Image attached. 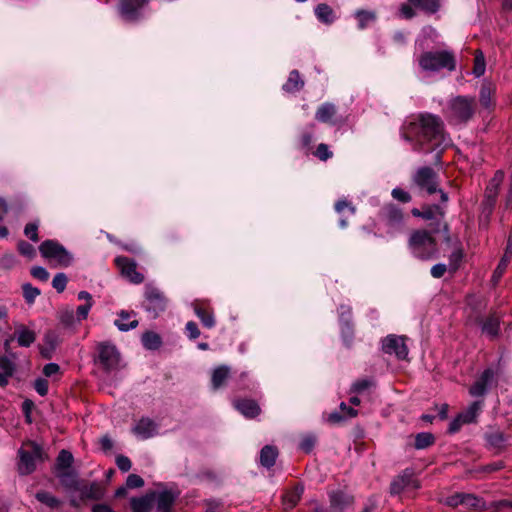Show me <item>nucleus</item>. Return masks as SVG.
I'll list each match as a JSON object with an SVG mask.
<instances>
[{
  "instance_id": "nucleus-1",
  "label": "nucleus",
  "mask_w": 512,
  "mask_h": 512,
  "mask_svg": "<svg viewBox=\"0 0 512 512\" xmlns=\"http://www.w3.org/2000/svg\"><path fill=\"white\" fill-rule=\"evenodd\" d=\"M402 137L411 143L414 151L435 152L436 162L441 153L451 145V138L444 131L442 119L431 113H421L402 127Z\"/></svg>"
},
{
  "instance_id": "nucleus-2",
  "label": "nucleus",
  "mask_w": 512,
  "mask_h": 512,
  "mask_svg": "<svg viewBox=\"0 0 512 512\" xmlns=\"http://www.w3.org/2000/svg\"><path fill=\"white\" fill-rule=\"evenodd\" d=\"M475 99L467 96L451 98L443 111L445 118L452 125L466 124L474 115Z\"/></svg>"
},
{
  "instance_id": "nucleus-3",
  "label": "nucleus",
  "mask_w": 512,
  "mask_h": 512,
  "mask_svg": "<svg viewBox=\"0 0 512 512\" xmlns=\"http://www.w3.org/2000/svg\"><path fill=\"white\" fill-rule=\"evenodd\" d=\"M417 61L424 72L435 73L442 69L454 71L456 68L455 57L448 50L425 51L419 55Z\"/></svg>"
},
{
  "instance_id": "nucleus-4",
  "label": "nucleus",
  "mask_w": 512,
  "mask_h": 512,
  "mask_svg": "<svg viewBox=\"0 0 512 512\" xmlns=\"http://www.w3.org/2000/svg\"><path fill=\"white\" fill-rule=\"evenodd\" d=\"M379 230L393 237L404 230V215L394 204L385 205L379 214Z\"/></svg>"
},
{
  "instance_id": "nucleus-5",
  "label": "nucleus",
  "mask_w": 512,
  "mask_h": 512,
  "mask_svg": "<svg viewBox=\"0 0 512 512\" xmlns=\"http://www.w3.org/2000/svg\"><path fill=\"white\" fill-rule=\"evenodd\" d=\"M412 254L421 260H429L437 255V244L431 232L416 231L409 239Z\"/></svg>"
},
{
  "instance_id": "nucleus-6",
  "label": "nucleus",
  "mask_w": 512,
  "mask_h": 512,
  "mask_svg": "<svg viewBox=\"0 0 512 512\" xmlns=\"http://www.w3.org/2000/svg\"><path fill=\"white\" fill-rule=\"evenodd\" d=\"M39 251L53 267H68L73 262V255L59 242L46 240L42 242Z\"/></svg>"
},
{
  "instance_id": "nucleus-7",
  "label": "nucleus",
  "mask_w": 512,
  "mask_h": 512,
  "mask_svg": "<svg viewBox=\"0 0 512 512\" xmlns=\"http://www.w3.org/2000/svg\"><path fill=\"white\" fill-rule=\"evenodd\" d=\"M413 182L422 191L433 194L438 191L437 174L430 167L419 168L413 176ZM442 202H447V194L439 189Z\"/></svg>"
},
{
  "instance_id": "nucleus-8",
  "label": "nucleus",
  "mask_w": 512,
  "mask_h": 512,
  "mask_svg": "<svg viewBox=\"0 0 512 512\" xmlns=\"http://www.w3.org/2000/svg\"><path fill=\"white\" fill-rule=\"evenodd\" d=\"M18 455V471L21 475L31 474L36 468V463L43 461V451L35 443L31 444V450L20 449Z\"/></svg>"
},
{
  "instance_id": "nucleus-9",
  "label": "nucleus",
  "mask_w": 512,
  "mask_h": 512,
  "mask_svg": "<svg viewBox=\"0 0 512 512\" xmlns=\"http://www.w3.org/2000/svg\"><path fill=\"white\" fill-rule=\"evenodd\" d=\"M98 361L106 371L116 370L120 362V354L115 345L103 342L97 346Z\"/></svg>"
},
{
  "instance_id": "nucleus-10",
  "label": "nucleus",
  "mask_w": 512,
  "mask_h": 512,
  "mask_svg": "<svg viewBox=\"0 0 512 512\" xmlns=\"http://www.w3.org/2000/svg\"><path fill=\"white\" fill-rule=\"evenodd\" d=\"M404 336H397L390 334L382 340V350L384 353L392 355L394 354L398 359H406L408 355V348L405 344Z\"/></svg>"
},
{
  "instance_id": "nucleus-11",
  "label": "nucleus",
  "mask_w": 512,
  "mask_h": 512,
  "mask_svg": "<svg viewBox=\"0 0 512 512\" xmlns=\"http://www.w3.org/2000/svg\"><path fill=\"white\" fill-rule=\"evenodd\" d=\"M145 299L148 302L146 309L154 313L157 316L160 312H163L167 306V299L164 294L152 284L145 286Z\"/></svg>"
},
{
  "instance_id": "nucleus-12",
  "label": "nucleus",
  "mask_w": 512,
  "mask_h": 512,
  "mask_svg": "<svg viewBox=\"0 0 512 512\" xmlns=\"http://www.w3.org/2000/svg\"><path fill=\"white\" fill-rule=\"evenodd\" d=\"M421 217L425 220H431L433 223L431 232L440 233L445 232L448 233V226L444 222V210L439 205L427 206L422 209Z\"/></svg>"
},
{
  "instance_id": "nucleus-13",
  "label": "nucleus",
  "mask_w": 512,
  "mask_h": 512,
  "mask_svg": "<svg viewBox=\"0 0 512 512\" xmlns=\"http://www.w3.org/2000/svg\"><path fill=\"white\" fill-rule=\"evenodd\" d=\"M315 119L321 123L335 126L344 123V119L337 115V108L333 103L325 102L320 105L315 113Z\"/></svg>"
},
{
  "instance_id": "nucleus-14",
  "label": "nucleus",
  "mask_w": 512,
  "mask_h": 512,
  "mask_svg": "<svg viewBox=\"0 0 512 512\" xmlns=\"http://www.w3.org/2000/svg\"><path fill=\"white\" fill-rule=\"evenodd\" d=\"M151 494H154L153 503L157 507V512H171V508L177 498V494L174 491L163 488L151 491Z\"/></svg>"
},
{
  "instance_id": "nucleus-15",
  "label": "nucleus",
  "mask_w": 512,
  "mask_h": 512,
  "mask_svg": "<svg viewBox=\"0 0 512 512\" xmlns=\"http://www.w3.org/2000/svg\"><path fill=\"white\" fill-rule=\"evenodd\" d=\"M115 263L120 269L122 275L131 283L140 284L144 280V276L136 270V263L127 257H117Z\"/></svg>"
},
{
  "instance_id": "nucleus-16",
  "label": "nucleus",
  "mask_w": 512,
  "mask_h": 512,
  "mask_svg": "<svg viewBox=\"0 0 512 512\" xmlns=\"http://www.w3.org/2000/svg\"><path fill=\"white\" fill-rule=\"evenodd\" d=\"M408 488L416 489L418 488V484L413 477V473L409 470H405L391 482L390 493L397 495Z\"/></svg>"
},
{
  "instance_id": "nucleus-17",
  "label": "nucleus",
  "mask_w": 512,
  "mask_h": 512,
  "mask_svg": "<svg viewBox=\"0 0 512 512\" xmlns=\"http://www.w3.org/2000/svg\"><path fill=\"white\" fill-rule=\"evenodd\" d=\"M148 0H123L120 5L121 16L126 21H135L140 17V11Z\"/></svg>"
},
{
  "instance_id": "nucleus-18",
  "label": "nucleus",
  "mask_w": 512,
  "mask_h": 512,
  "mask_svg": "<svg viewBox=\"0 0 512 512\" xmlns=\"http://www.w3.org/2000/svg\"><path fill=\"white\" fill-rule=\"evenodd\" d=\"M494 371L490 368L483 371L479 379L470 387L469 393L473 397H481L486 394L489 385L494 379Z\"/></svg>"
},
{
  "instance_id": "nucleus-19",
  "label": "nucleus",
  "mask_w": 512,
  "mask_h": 512,
  "mask_svg": "<svg viewBox=\"0 0 512 512\" xmlns=\"http://www.w3.org/2000/svg\"><path fill=\"white\" fill-rule=\"evenodd\" d=\"M158 426L150 418H141L132 428V432L140 439H149L157 434Z\"/></svg>"
},
{
  "instance_id": "nucleus-20",
  "label": "nucleus",
  "mask_w": 512,
  "mask_h": 512,
  "mask_svg": "<svg viewBox=\"0 0 512 512\" xmlns=\"http://www.w3.org/2000/svg\"><path fill=\"white\" fill-rule=\"evenodd\" d=\"M234 407L247 418H254L260 413L259 405L250 399L236 400L234 401Z\"/></svg>"
},
{
  "instance_id": "nucleus-21",
  "label": "nucleus",
  "mask_w": 512,
  "mask_h": 512,
  "mask_svg": "<svg viewBox=\"0 0 512 512\" xmlns=\"http://www.w3.org/2000/svg\"><path fill=\"white\" fill-rule=\"evenodd\" d=\"M132 316H135V313L128 312L122 310L118 314V318L114 321V325L122 332H127L129 330L135 329L139 322L136 319L130 320Z\"/></svg>"
},
{
  "instance_id": "nucleus-22",
  "label": "nucleus",
  "mask_w": 512,
  "mask_h": 512,
  "mask_svg": "<svg viewBox=\"0 0 512 512\" xmlns=\"http://www.w3.org/2000/svg\"><path fill=\"white\" fill-rule=\"evenodd\" d=\"M153 496L154 494H151V492H149L142 497L132 498L130 501L132 511L151 512L154 507Z\"/></svg>"
},
{
  "instance_id": "nucleus-23",
  "label": "nucleus",
  "mask_w": 512,
  "mask_h": 512,
  "mask_svg": "<svg viewBox=\"0 0 512 512\" xmlns=\"http://www.w3.org/2000/svg\"><path fill=\"white\" fill-rule=\"evenodd\" d=\"M80 493L83 499L99 500L103 498L105 489L100 483L93 482L88 486L82 487Z\"/></svg>"
},
{
  "instance_id": "nucleus-24",
  "label": "nucleus",
  "mask_w": 512,
  "mask_h": 512,
  "mask_svg": "<svg viewBox=\"0 0 512 512\" xmlns=\"http://www.w3.org/2000/svg\"><path fill=\"white\" fill-rule=\"evenodd\" d=\"M351 503V498L343 492L337 491L330 494V507L334 512L344 510Z\"/></svg>"
},
{
  "instance_id": "nucleus-25",
  "label": "nucleus",
  "mask_w": 512,
  "mask_h": 512,
  "mask_svg": "<svg viewBox=\"0 0 512 512\" xmlns=\"http://www.w3.org/2000/svg\"><path fill=\"white\" fill-rule=\"evenodd\" d=\"M314 13L316 18L324 24H332L335 20V14L333 9L325 3L318 4L315 9Z\"/></svg>"
},
{
  "instance_id": "nucleus-26",
  "label": "nucleus",
  "mask_w": 512,
  "mask_h": 512,
  "mask_svg": "<svg viewBox=\"0 0 512 512\" xmlns=\"http://www.w3.org/2000/svg\"><path fill=\"white\" fill-rule=\"evenodd\" d=\"M412 6L427 14H435L441 7V0H407Z\"/></svg>"
},
{
  "instance_id": "nucleus-27",
  "label": "nucleus",
  "mask_w": 512,
  "mask_h": 512,
  "mask_svg": "<svg viewBox=\"0 0 512 512\" xmlns=\"http://www.w3.org/2000/svg\"><path fill=\"white\" fill-rule=\"evenodd\" d=\"M304 87L300 73L297 70H292L286 83L283 85V90L289 93H295Z\"/></svg>"
},
{
  "instance_id": "nucleus-28",
  "label": "nucleus",
  "mask_w": 512,
  "mask_h": 512,
  "mask_svg": "<svg viewBox=\"0 0 512 512\" xmlns=\"http://www.w3.org/2000/svg\"><path fill=\"white\" fill-rule=\"evenodd\" d=\"M17 342L22 347H29L36 339L34 331L20 325L15 331Z\"/></svg>"
},
{
  "instance_id": "nucleus-29",
  "label": "nucleus",
  "mask_w": 512,
  "mask_h": 512,
  "mask_svg": "<svg viewBox=\"0 0 512 512\" xmlns=\"http://www.w3.org/2000/svg\"><path fill=\"white\" fill-rule=\"evenodd\" d=\"M277 456V448L271 445H266L261 449L260 463L262 466L266 468H271L272 466H274Z\"/></svg>"
},
{
  "instance_id": "nucleus-30",
  "label": "nucleus",
  "mask_w": 512,
  "mask_h": 512,
  "mask_svg": "<svg viewBox=\"0 0 512 512\" xmlns=\"http://www.w3.org/2000/svg\"><path fill=\"white\" fill-rule=\"evenodd\" d=\"M483 407V401H474L471 403L466 410L461 412L459 416L466 424H470L476 421L481 409Z\"/></svg>"
},
{
  "instance_id": "nucleus-31",
  "label": "nucleus",
  "mask_w": 512,
  "mask_h": 512,
  "mask_svg": "<svg viewBox=\"0 0 512 512\" xmlns=\"http://www.w3.org/2000/svg\"><path fill=\"white\" fill-rule=\"evenodd\" d=\"M500 320L495 314L490 315L482 321V332L490 337H496L499 332Z\"/></svg>"
},
{
  "instance_id": "nucleus-32",
  "label": "nucleus",
  "mask_w": 512,
  "mask_h": 512,
  "mask_svg": "<svg viewBox=\"0 0 512 512\" xmlns=\"http://www.w3.org/2000/svg\"><path fill=\"white\" fill-rule=\"evenodd\" d=\"M14 364L7 357H0V386L8 384V379L13 375Z\"/></svg>"
},
{
  "instance_id": "nucleus-33",
  "label": "nucleus",
  "mask_w": 512,
  "mask_h": 512,
  "mask_svg": "<svg viewBox=\"0 0 512 512\" xmlns=\"http://www.w3.org/2000/svg\"><path fill=\"white\" fill-rule=\"evenodd\" d=\"M73 455L67 450H61L56 459V473L60 471H71Z\"/></svg>"
},
{
  "instance_id": "nucleus-34",
  "label": "nucleus",
  "mask_w": 512,
  "mask_h": 512,
  "mask_svg": "<svg viewBox=\"0 0 512 512\" xmlns=\"http://www.w3.org/2000/svg\"><path fill=\"white\" fill-rule=\"evenodd\" d=\"M141 341L142 345L148 350H156L162 344L161 337L152 331L145 332L142 335Z\"/></svg>"
},
{
  "instance_id": "nucleus-35",
  "label": "nucleus",
  "mask_w": 512,
  "mask_h": 512,
  "mask_svg": "<svg viewBox=\"0 0 512 512\" xmlns=\"http://www.w3.org/2000/svg\"><path fill=\"white\" fill-rule=\"evenodd\" d=\"M230 369L228 366L222 365L214 369L212 374V386L214 389L220 388L228 378Z\"/></svg>"
},
{
  "instance_id": "nucleus-36",
  "label": "nucleus",
  "mask_w": 512,
  "mask_h": 512,
  "mask_svg": "<svg viewBox=\"0 0 512 512\" xmlns=\"http://www.w3.org/2000/svg\"><path fill=\"white\" fill-rule=\"evenodd\" d=\"M303 492V486H296L291 491H288L283 498L284 505L286 506V508L291 509L294 506H296Z\"/></svg>"
},
{
  "instance_id": "nucleus-37",
  "label": "nucleus",
  "mask_w": 512,
  "mask_h": 512,
  "mask_svg": "<svg viewBox=\"0 0 512 512\" xmlns=\"http://www.w3.org/2000/svg\"><path fill=\"white\" fill-rule=\"evenodd\" d=\"M35 497L39 502L52 509L58 508L62 504L60 499L46 491L37 492Z\"/></svg>"
},
{
  "instance_id": "nucleus-38",
  "label": "nucleus",
  "mask_w": 512,
  "mask_h": 512,
  "mask_svg": "<svg viewBox=\"0 0 512 512\" xmlns=\"http://www.w3.org/2000/svg\"><path fill=\"white\" fill-rule=\"evenodd\" d=\"M194 312L197 315V317L201 320L203 326L206 328H212L215 325V319L211 312L207 311L206 309L195 305L194 306Z\"/></svg>"
},
{
  "instance_id": "nucleus-39",
  "label": "nucleus",
  "mask_w": 512,
  "mask_h": 512,
  "mask_svg": "<svg viewBox=\"0 0 512 512\" xmlns=\"http://www.w3.org/2000/svg\"><path fill=\"white\" fill-rule=\"evenodd\" d=\"M485 438L487 443L494 448H502L506 443V437L500 431L487 433Z\"/></svg>"
},
{
  "instance_id": "nucleus-40",
  "label": "nucleus",
  "mask_w": 512,
  "mask_h": 512,
  "mask_svg": "<svg viewBox=\"0 0 512 512\" xmlns=\"http://www.w3.org/2000/svg\"><path fill=\"white\" fill-rule=\"evenodd\" d=\"M429 38L432 41H435L438 38V32L432 26H425L418 39L416 40V44L422 49L425 48V40Z\"/></svg>"
},
{
  "instance_id": "nucleus-41",
  "label": "nucleus",
  "mask_w": 512,
  "mask_h": 512,
  "mask_svg": "<svg viewBox=\"0 0 512 512\" xmlns=\"http://www.w3.org/2000/svg\"><path fill=\"white\" fill-rule=\"evenodd\" d=\"M434 436L429 432L418 433L415 437L414 446L416 449H425L434 443Z\"/></svg>"
},
{
  "instance_id": "nucleus-42",
  "label": "nucleus",
  "mask_w": 512,
  "mask_h": 512,
  "mask_svg": "<svg viewBox=\"0 0 512 512\" xmlns=\"http://www.w3.org/2000/svg\"><path fill=\"white\" fill-rule=\"evenodd\" d=\"M479 100L484 108L490 109L493 106V91L489 85L481 87Z\"/></svg>"
},
{
  "instance_id": "nucleus-43",
  "label": "nucleus",
  "mask_w": 512,
  "mask_h": 512,
  "mask_svg": "<svg viewBox=\"0 0 512 512\" xmlns=\"http://www.w3.org/2000/svg\"><path fill=\"white\" fill-rule=\"evenodd\" d=\"M62 485L67 488H74L77 484L76 475L71 471H60L56 473Z\"/></svg>"
},
{
  "instance_id": "nucleus-44",
  "label": "nucleus",
  "mask_w": 512,
  "mask_h": 512,
  "mask_svg": "<svg viewBox=\"0 0 512 512\" xmlns=\"http://www.w3.org/2000/svg\"><path fill=\"white\" fill-rule=\"evenodd\" d=\"M463 259V251L460 248L455 249L449 256V271L454 273L458 270Z\"/></svg>"
},
{
  "instance_id": "nucleus-45",
  "label": "nucleus",
  "mask_w": 512,
  "mask_h": 512,
  "mask_svg": "<svg viewBox=\"0 0 512 512\" xmlns=\"http://www.w3.org/2000/svg\"><path fill=\"white\" fill-rule=\"evenodd\" d=\"M485 58L481 51H477L474 59L473 74L475 77H480L485 73Z\"/></svg>"
},
{
  "instance_id": "nucleus-46",
  "label": "nucleus",
  "mask_w": 512,
  "mask_h": 512,
  "mask_svg": "<svg viewBox=\"0 0 512 512\" xmlns=\"http://www.w3.org/2000/svg\"><path fill=\"white\" fill-rule=\"evenodd\" d=\"M23 297L28 304L34 303L36 297L40 294V290L30 283H25L22 286Z\"/></svg>"
},
{
  "instance_id": "nucleus-47",
  "label": "nucleus",
  "mask_w": 512,
  "mask_h": 512,
  "mask_svg": "<svg viewBox=\"0 0 512 512\" xmlns=\"http://www.w3.org/2000/svg\"><path fill=\"white\" fill-rule=\"evenodd\" d=\"M356 18L358 19L359 28L364 29L368 23L375 20V14L373 12L359 10L356 12Z\"/></svg>"
},
{
  "instance_id": "nucleus-48",
  "label": "nucleus",
  "mask_w": 512,
  "mask_h": 512,
  "mask_svg": "<svg viewBox=\"0 0 512 512\" xmlns=\"http://www.w3.org/2000/svg\"><path fill=\"white\" fill-rule=\"evenodd\" d=\"M67 282L68 278L66 274L62 272L57 273L52 280V286L58 293H61L65 290Z\"/></svg>"
},
{
  "instance_id": "nucleus-49",
  "label": "nucleus",
  "mask_w": 512,
  "mask_h": 512,
  "mask_svg": "<svg viewBox=\"0 0 512 512\" xmlns=\"http://www.w3.org/2000/svg\"><path fill=\"white\" fill-rule=\"evenodd\" d=\"M341 334L346 345H350L353 338V329L350 321L340 322Z\"/></svg>"
},
{
  "instance_id": "nucleus-50",
  "label": "nucleus",
  "mask_w": 512,
  "mask_h": 512,
  "mask_svg": "<svg viewBox=\"0 0 512 512\" xmlns=\"http://www.w3.org/2000/svg\"><path fill=\"white\" fill-rule=\"evenodd\" d=\"M373 385L374 382L371 379H359L353 383L351 390L355 393H362L363 391H365L366 389L370 388Z\"/></svg>"
},
{
  "instance_id": "nucleus-51",
  "label": "nucleus",
  "mask_w": 512,
  "mask_h": 512,
  "mask_svg": "<svg viewBox=\"0 0 512 512\" xmlns=\"http://www.w3.org/2000/svg\"><path fill=\"white\" fill-rule=\"evenodd\" d=\"M315 443H316V438L315 436L313 435H305L301 441H300V444H299V448L306 452V453H309L313 450L314 446H315Z\"/></svg>"
},
{
  "instance_id": "nucleus-52",
  "label": "nucleus",
  "mask_w": 512,
  "mask_h": 512,
  "mask_svg": "<svg viewBox=\"0 0 512 512\" xmlns=\"http://www.w3.org/2000/svg\"><path fill=\"white\" fill-rule=\"evenodd\" d=\"M496 201H497L496 199H493V198L491 199V198L484 196V200L482 201V214L486 218H489V216L492 214L495 204H496Z\"/></svg>"
},
{
  "instance_id": "nucleus-53",
  "label": "nucleus",
  "mask_w": 512,
  "mask_h": 512,
  "mask_svg": "<svg viewBox=\"0 0 512 512\" xmlns=\"http://www.w3.org/2000/svg\"><path fill=\"white\" fill-rule=\"evenodd\" d=\"M8 207L3 199H0V238H4L8 235V230L2 225L4 216L7 214Z\"/></svg>"
},
{
  "instance_id": "nucleus-54",
  "label": "nucleus",
  "mask_w": 512,
  "mask_h": 512,
  "mask_svg": "<svg viewBox=\"0 0 512 512\" xmlns=\"http://www.w3.org/2000/svg\"><path fill=\"white\" fill-rule=\"evenodd\" d=\"M38 223L31 222L25 226L24 233L32 241L37 242L38 238Z\"/></svg>"
},
{
  "instance_id": "nucleus-55",
  "label": "nucleus",
  "mask_w": 512,
  "mask_h": 512,
  "mask_svg": "<svg viewBox=\"0 0 512 512\" xmlns=\"http://www.w3.org/2000/svg\"><path fill=\"white\" fill-rule=\"evenodd\" d=\"M18 249L22 255L28 257L29 259H32L36 254L35 248L30 243L25 241H21L18 244Z\"/></svg>"
},
{
  "instance_id": "nucleus-56",
  "label": "nucleus",
  "mask_w": 512,
  "mask_h": 512,
  "mask_svg": "<svg viewBox=\"0 0 512 512\" xmlns=\"http://www.w3.org/2000/svg\"><path fill=\"white\" fill-rule=\"evenodd\" d=\"M144 485V480L137 474H130L126 479V486L129 489L140 488Z\"/></svg>"
},
{
  "instance_id": "nucleus-57",
  "label": "nucleus",
  "mask_w": 512,
  "mask_h": 512,
  "mask_svg": "<svg viewBox=\"0 0 512 512\" xmlns=\"http://www.w3.org/2000/svg\"><path fill=\"white\" fill-rule=\"evenodd\" d=\"M391 195L394 199L402 203H408L411 201L410 194L401 188H394L391 192Z\"/></svg>"
},
{
  "instance_id": "nucleus-58",
  "label": "nucleus",
  "mask_w": 512,
  "mask_h": 512,
  "mask_svg": "<svg viewBox=\"0 0 512 512\" xmlns=\"http://www.w3.org/2000/svg\"><path fill=\"white\" fill-rule=\"evenodd\" d=\"M315 155L322 161H326L327 159L331 158L332 157V152L329 150V147L328 145L326 144H319L316 151H315Z\"/></svg>"
},
{
  "instance_id": "nucleus-59",
  "label": "nucleus",
  "mask_w": 512,
  "mask_h": 512,
  "mask_svg": "<svg viewBox=\"0 0 512 512\" xmlns=\"http://www.w3.org/2000/svg\"><path fill=\"white\" fill-rule=\"evenodd\" d=\"M34 388L40 396L48 393V381L45 378H37L34 382Z\"/></svg>"
},
{
  "instance_id": "nucleus-60",
  "label": "nucleus",
  "mask_w": 512,
  "mask_h": 512,
  "mask_svg": "<svg viewBox=\"0 0 512 512\" xmlns=\"http://www.w3.org/2000/svg\"><path fill=\"white\" fill-rule=\"evenodd\" d=\"M31 275L41 281H47L49 279L48 271L42 266H35L31 269Z\"/></svg>"
},
{
  "instance_id": "nucleus-61",
  "label": "nucleus",
  "mask_w": 512,
  "mask_h": 512,
  "mask_svg": "<svg viewBox=\"0 0 512 512\" xmlns=\"http://www.w3.org/2000/svg\"><path fill=\"white\" fill-rule=\"evenodd\" d=\"M92 306H93L92 303H85V304L77 307L76 317H77L78 322H81L82 320H85L87 318Z\"/></svg>"
},
{
  "instance_id": "nucleus-62",
  "label": "nucleus",
  "mask_w": 512,
  "mask_h": 512,
  "mask_svg": "<svg viewBox=\"0 0 512 512\" xmlns=\"http://www.w3.org/2000/svg\"><path fill=\"white\" fill-rule=\"evenodd\" d=\"M449 270L448 265L438 263L432 266L430 273L433 278L439 279L444 276L445 272Z\"/></svg>"
},
{
  "instance_id": "nucleus-63",
  "label": "nucleus",
  "mask_w": 512,
  "mask_h": 512,
  "mask_svg": "<svg viewBox=\"0 0 512 512\" xmlns=\"http://www.w3.org/2000/svg\"><path fill=\"white\" fill-rule=\"evenodd\" d=\"M116 464H117V467L122 472L129 471L131 469V466H132V463H131L130 459L128 457L124 456V455L117 456Z\"/></svg>"
},
{
  "instance_id": "nucleus-64",
  "label": "nucleus",
  "mask_w": 512,
  "mask_h": 512,
  "mask_svg": "<svg viewBox=\"0 0 512 512\" xmlns=\"http://www.w3.org/2000/svg\"><path fill=\"white\" fill-rule=\"evenodd\" d=\"M463 503V493H455L445 499V504L450 507H457Z\"/></svg>"
}]
</instances>
